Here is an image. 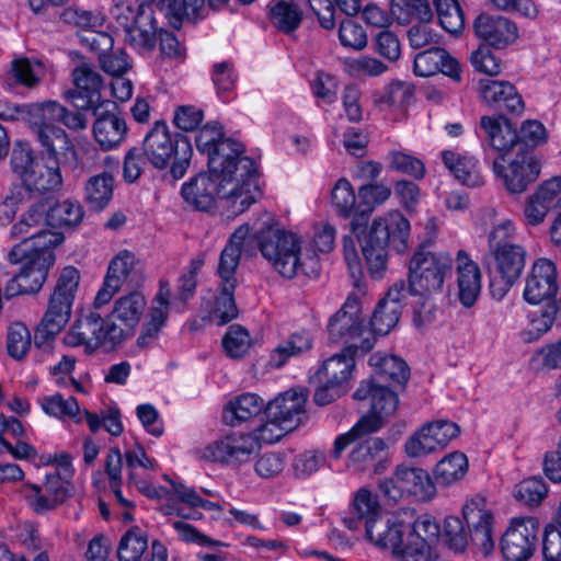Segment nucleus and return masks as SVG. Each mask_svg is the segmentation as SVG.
Wrapping results in <instances>:
<instances>
[{"label": "nucleus", "instance_id": "1", "mask_svg": "<svg viewBox=\"0 0 561 561\" xmlns=\"http://www.w3.org/2000/svg\"><path fill=\"white\" fill-rule=\"evenodd\" d=\"M59 191H37V286L39 290L46 280L48 270L55 264L54 250L64 240L62 229L78 227L84 217V210L78 201L57 197Z\"/></svg>", "mask_w": 561, "mask_h": 561}, {"label": "nucleus", "instance_id": "2", "mask_svg": "<svg viewBox=\"0 0 561 561\" xmlns=\"http://www.w3.org/2000/svg\"><path fill=\"white\" fill-rule=\"evenodd\" d=\"M243 152L241 142L227 138L207 154L209 172L224 182L225 193L240 192V210H247L260 194L256 163Z\"/></svg>", "mask_w": 561, "mask_h": 561}, {"label": "nucleus", "instance_id": "3", "mask_svg": "<svg viewBox=\"0 0 561 561\" xmlns=\"http://www.w3.org/2000/svg\"><path fill=\"white\" fill-rule=\"evenodd\" d=\"M517 234L515 222L503 219L494 224L488 234L489 256L492 264L491 294L502 299L519 279L526 265L527 251L514 243Z\"/></svg>", "mask_w": 561, "mask_h": 561}, {"label": "nucleus", "instance_id": "4", "mask_svg": "<svg viewBox=\"0 0 561 561\" xmlns=\"http://www.w3.org/2000/svg\"><path fill=\"white\" fill-rule=\"evenodd\" d=\"M410 222L398 210L376 217L366 233L360 238L362 253L370 276L383 277L387 271L389 249L398 253L408 249Z\"/></svg>", "mask_w": 561, "mask_h": 561}, {"label": "nucleus", "instance_id": "5", "mask_svg": "<svg viewBox=\"0 0 561 561\" xmlns=\"http://www.w3.org/2000/svg\"><path fill=\"white\" fill-rule=\"evenodd\" d=\"M453 257L448 253H436L420 249L409 263V286L407 294L424 298L415 310L413 321L422 327L430 323L433 316V304L427 299L443 291L446 278L450 275Z\"/></svg>", "mask_w": 561, "mask_h": 561}, {"label": "nucleus", "instance_id": "6", "mask_svg": "<svg viewBox=\"0 0 561 561\" xmlns=\"http://www.w3.org/2000/svg\"><path fill=\"white\" fill-rule=\"evenodd\" d=\"M463 520L457 516H448L444 523V537L448 547L455 551H463L471 540L478 552L489 557L495 549L492 536L493 516L486 507L485 500L476 496L462 508Z\"/></svg>", "mask_w": 561, "mask_h": 561}, {"label": "nucleus", "instance_id": "7", "mask_svg": "<svg viewBox=\"0 0 561 561\" xmlns=\"http://www.w3.org/2000/svg\"><path fill=\"white\" fill-rule=\"evenodd\" d=\"M259 249L272 267L286 278H294L299 273L317 277L320 271L318 256L306 254L302 257L300 238L278 228L261 230L256 237Z\"/></svg>", "mask_w": 561, "mask_h": 561}, {"label": "nucleus", "instance_id": "8", "mask_svg": "<svg viewBox=\"0 0 561 561\" xmlns=\"http://www.w3.org/2000/svg\"><path fill=\"white\" fill-rule=\"evenodd\" d=\"M142 151L149 163L160 170L165 169L173 159L170 172L175 180L185 175L193 156L190 140L183 135H173L162 121L156 122L146 134Z\"/></svg>", "mask_w": 561, "mask_h": 561}, {"label": "nucleus", "instance_id": "9", "mask_svg": "<svg viewBox=\"0 0 561 561\" xmlns=\"http://www.w3.org/2000/svg\"><path fill=\"white\" fill-rule=\"evenodd\" d=\"M75 148L61 127L37 130V191H60L61 165Z\"/></svg>", "mask_w": 561, "mask_h": 561}, {"label": "nucleus", "instance_id": "10", "mask_svg": "<svg viewBox=\"0 0 561 561\" xmlns=\"http://www.w3.org/2000/svg\"><path fill=\"white\" fill-rule=\"evenodd\" d=\"M122 330L117 323L104 319L94 309L81 310L66 333L64 341L68 346H83L85 353H93L100 347L112 350L122 344Z\"/></svg>", "mask_w": 561, "mask_h": 561}, {"label": "nucleus", "instance_id": "11", "mask_svg": "<svg viewBox=\"0 0 561 561\" xmlns=\"http://www.w3.org/2000/svg\"><path fill=\"white\" fill-rule=\"evenodd\" d=\"M51 467L44 473L43 485H37V513L51 511L68 496L75 476L72 457L66 451L42 455L37 467Z\"/></svg>", "mask_w": 561, "mask_h": 561}, {"label": "nucleus", "instance_id": "12", "mask_svg": "<svg viewBox=\"0 0 561 561\" xmlns=\"http://www.w3.org/2000/svg\"><path fill=\"white\" fill-rule=\"evenodd\" d=\"M181 194L184 201L198 210H209L216 203V198L220 197L228 204V208L233 214H241L244 210H240L241 197L240 192H233V194H226L224 190V182L218 178L209 174L199 173L188 182L184 183L181 188Z\"/></svg>", "mask_w": 561, "mask_h": 561}, {"label": "nucleus", "instance_id": "13", "mask_svg": "<svg viewBox=\"0 0 561 561\" xmlns=\"http://www.w3.org/2000/svg\"><path fill=\"white\" fill-rule=\"evenodd\" d=\"M540 533L536 517H515L501 537L500 549L505 561H528L535 553Z\"/></svg>", "mask_w": 561, "mask_h": 561}, {"label": "nucleus", "instance_id": "14", "mask_svg": "<svg viewBox=\"0 0 561 561\" xmlns=\"http://www.w3.org/2000/svg\"><path fill=\"white\" fill-rule=\"evenodd\" d=\"M379 488L383 496L393 503L399 502L404 495H411L417 501H428L436 492L425 470L404 466H399L393 476L383 480Z\"/></svg>", "mask_w": 561, "mask_h": 561}, {"label": "nucleus", "instance_id": "15", "mask_svg": "<svg viewBox=\"0 0 561 561\" xmlns=\"http://www.w3.org/2000/svg\"><path fill=\"white\" fill-rule=\"evenodd\" d=\"M439 536L440 527L432 517L422 516L414 522L409 519L402 561H438Z\"/></svg>", "mask_w": 561, "mask_h": 561}, {"label": "nucleus", "instance_id": "16", "mask_svg": "<svg viewBox=\"0 0 561 561\" xmlns=\"http://www.w3.org/2000/svg\"><path fill=\"white\" fill-rule=\"evenodd\" d=\"M8 260L19 268L4 286L3 295L7 299L34 291L35 278V240L34 236L22 239L8 253Z\"/></svg>", "mask_w": 561, "mask_h": 561}, {"label": "nucleus", "instance_id": "17", "mask_svg": "<svg viewBox=\"0 0 561 561\" xmlns=\"http://www.w3.org/2000/svg\"><path fill=\"white\" fill-rule=\"evenodd\" d=\"M329 337L332 342H345L351 344L360 339L370 337L371 333L366 330L360 314V301L355 293H351L340 310H337L328 323Z\"/></svg>", "mask_w": 561, "mask_h": 561}, {"label": "nucleus", "instance_id": "18", "mask_svg": "<svg viewBox=\"0 0 561 561\" xmlns=\"http://www.w3.org/2000/svg\"><path fill=\"white\" fill-rule=\"evenodd\" d=\"M409 533L408 513H396L381 516L369 523L365 530L366 538L374 546L389 550L402 560V551L405 549V537Z\"/></svg>", "mask_w": 561, "mask_h": 561}, {"label": "nucleus", "instance_id": "19", "mask_svg": "<svg viewBox=\"0 0 561 561\" xmlns=\"http://www.w3.org/2000/svg\"><path fill=\"white\" fill-rule=\"evenodd\" d=\"M492 171L511 194H520L538 179L541 161L535 156H523L504 165V159L497 157L492 162Z\"/></svg>", "mask_w": 561, "mask_h": 561}, {"label": "nucleus", "instance_id": "20", "mask_svg": "<svg viewBox=\"0 0 561 561\" xmlns=\"http://www.w3.org/2000/svg\"><path fill=\"white\" fill-rule=\"evenodd\" d=\"M259 449L256 438L251 433L233 432L209 444L205 458L225 463L245 462Z\"/></svg>", "mask_w": 561, "mask_h": 561}, {"label": "nucleus", "instance_id": "21", "mask_svg": "<svg viewBox=\"0 0 561 561\" xmlns=\"http://www.w3.org/2000/svg\"><path fill=\"white\" fill-rule=\"evenodd\" d=\"M307 400L308 391L305 388L288 389L268 402L265 415L294 431L307 420Z\"/></svg>", "mask_w": 561, "mask_h": 561}, {"label": "nucleus", "instance_id": "22", "mask_svg": "<svg viewBox=\"0 0 561 561\" xmlns=\"http://www.w3.org/2000/svg\"><path fill=\"white\" fill-rule=\"evenodd\" d=\"M558 291L556 264L545 257L534 262L524 288V299L533 305L540 304L556 296Z\"/></svg>", "mask_w": 561, "mask_h": 561}, {"label": "nucleus", "instance_id": "23", "mask_svg": "<svg viewBox=\"0 0 561 561\" xmlns=\"http://www.w3.org/2000/svg\"><path fill=\"white\" fill-rule=\"evenodd\" d=\"M407 297V286L403 280L394 283L375 308L370 318L371 336L388 334L399 322L402 311V300Z\"/></svg>", "mask_w": 561, "mask_h": 561}, {"label": "nucleus", "instance_id": "24", "mask_svg": "<svg viewBox=\"0 0 561 561\" xmlns=\"http://www.w3.org/2000/svg\"><path fill=\"white\" fill-rule=\"evenodd\" d=\"M115 108L116 106L100 105L90 110L95 116L92 126L94 139L104 151L118 147L127 135V124Z\"/></svg>", "mask_w": 561, "mask_h": 561}, {"label": "nucleus", "instance_id": "25", "mask_svg": "<svg viewBox=\"0 0 561 561\" xmlns=\"http://www.w3.org/2000/svg\"><path fill=\"white\" fill-rule=\"evenodd\" d=\"M77 91L71 94L72 103L80 110L89 111L100 105L115 107V103L101 96L102 78L98 71L87 64L73 70Z\"/></svg>", "mask_w": 561, "mask_h": 561}, {"label": "nucleus", "instance_id": "26", "mask_svg": "<svg viewBox=\"0 0 561 561\" xmlns=\"http://www.w3.org/2000/svg\"><path fill=\"white\" fill-rule=\"evenodd\" d=\"M374 347V340L365 337L359 343H353L343 348L339 354H335L324 360L319 376L321 380H327L331 385H337L345 388V385L352 376V371L355 367L354 355L357 350L363 352H369Z\"/></svg>", "mask_w": 561, "mask_h": 561}, {"label": "nucleus", "instance_id": "27", "mask_svg": "<svg viewBox=\"0 0 561 561\" xmlns=\"http://www.w3.org/2000/svg\"><path fill=\"white\" fill-rule=\"evenodd\" d=\"M479 91L482 100L491 107L520 115L525 104L515 85L508 81L481 80Z\"/></svg>", "mask_w": 561, "mask_h": 561}, {"label": "nucleus", "instance_id": "28", "mask_svg": "<svg viewBox=\"0 0 561 561\" xmlns=\"http://www.w3.org/2000/svg\"><path fill=\"white\" fill-rule=\"evenodd\" d=\"M473 30L479 38L497 48L514 43L518 36L516 24L505 16L480 14L473 23Z\"/></svg>", "mask_w": 561, "mask_h": 561}, {"label": "nucleus", "instance_id": "29", "mask_svg": "<svg viewBox=\"0 0 561 561\" xmlns=\"http://www.w3.org/2000/svg\"><path fill=\"white\" fill-rule=\"evenodd\" d=\"M413 71L416 76L424 78L442 72L454 80H460L458 61L445 49L438 47L417 53L414 57Z\"/></svg>", "mask_w": 561, "mask_h": 561}, {"label": "nucleus", "instance_id": "30", "mask_svg": "<svg viewBox=\"0 0 561 561\" xmlns=\"http://www.w3.org/2000/svg\"><path fill=\"white\" fill-rule=\"evenodd\" d=\"M171 288L168 279H160L159 290L156 294L148 312V320L142 327L141 334L138 336L137 344L141 347L147 346L153 341L160 330L164 327L169 307Z\"/></svg>", "mask_w": 561, "mask_h": 561}, {"label": "nucleus", "instance_id": "31", "mask_svg": "<svg viewBox=\"0 0 561 561\" xmlns=\"http://www.w3.org/2000/svg\"><path fill=\"white\" fill-rule=\"evenodd\" d=\"M159 30L152 9L140 8L138 20L125 33V42L139 54H149L156 47Z\"/></svg>", "mask_w": 561, "mask_h": 561}, {"label": "nucleus", "instance_id": "32", "mask_svg": "<svg viewBox=\"0 0 561 561\" xmlns=\"http://www.w3.org/2000/svg\"><path fill=\"white\" fill-rule=\"evenodd\" d=\"M146 308L145 297L137 291L118 298L114 302L110 321H119L118 329L122 330V343L131 336L136 325Z\"/></svg>", "mask_w": 561, "mask_h": 561}, {"label": "nucleus", "instance_id": "33", "mask_svg": "<svg viewBox=\"0 0 561 561\" xmlns=\"http://www.w3.org/2000/svg\"><path fill=\"white\" fill-rule=\"evenodd\" d=\"M457 284L460 302L467 308L473 306L481 291V272L463 250L457 254Z\"/></svg>", "mask_w": 561, "mask_h": 561}, {"label": "nucleus", "instance_id": "34", "mask_svg": "<svg viewBox=\"0 0 561 561\" xmlns=\"http://www.w3.org/2000/svg\"><path fill=\"white\" fill-rule=\"evenodd\" d=\"M354 399L362 401L370 399L371 411L383 417L391 416L399 404L397 393L389 388V385L364 380L354 392Z\"/></svg>", "mask_w": 561, "mask_h": 561}, {"label": "nucleus", "instance_id": "35", "mask_svg": "<svg viewBox=\"0 0 561 561\" xmlns=\"http://www.w3.org/2000/svg\"><path fill=\"white\" fill-rule=\"evenodd\" d=\"M442 159L446 168L462 184L479 187L484 184L480 163L477 158L454 150H444Z\"/></svg>", "mask_w": 561, "mask_h": 561}, {"label": "nucleus", "instance_id": "36", "mask_svg": "<svg viewBox=\"0 0 561 561\" xmlns=\"http://www.w3.org/2000/svg\"><path fill=\"white\" fill-rule=\"evenodd\" d=\"M164 480L171 484L170 501L162 507L165 515L176 514L187 519H199L201 514L195 510L199 508L202 497L197 492L180 482L171 480L164 476Z\"/></svg>", "mask_w": 561, "mask_h": 561}, {"label": "nucleus", "instance_id": "37", "mask_svg": "<svg viewBox=\"0 0 561 561\" xmlns=\"http://www.w3.org/2000/svg\"><path fill=\"white\" fill-rule=\"evenodd\" d=\"M480 125L486 134L490 147L499 152V157H502L503 159L504 156L514 148L519 139L516 128L513 127L511 122L504 116H500L497 118L483 116Z\"/></svg>", "mask_w": 561, "mask_h": 561}, {"label": "nucleus", "instance_id": "38", "mask_svg": "<svg viewBox=\"0 0 561 561\" xmlns=\"http://www.w3.org/2000/svg\"><path fill=\"white\" fill-rule=\"evenodd\" d=\"M369 365L375 369L374 376L369 379L371 381L383 385L388 382L403 385L409 378V367L398 356L375 353L369 357Z\"/></svg>", "mask_w": 561, "mask_h": 561}, {"label": "nucleus", "instance_id": "39", "mask_svg": "<svg viewBox=\"0 0 561 561\" xmlns=\"http://www.w3.org/2000/svg\"><path fill=\"white\" fill-rule=\"evenodd\" d=\"M35 179L15 178L9 195L2 202L3 215L8 220H13L21 207H26L28 217L32 219L35 213Z\"/></svg>", "mask_w": 561, "mask_h": 561}, {"label": "nucleus", "instance_id": "40", "mask_svg": "<svg viewBox=\"0 0 561 561\" xmlns=\"http://www.w3.org/2000/svg\"><path fill=\"white\" fill-rule=\"evenodd\" d=\"M71 316V308L48 300V307L37 325V347L46 344L50 347L57 334L65 328Z\"/></svg>", "mask_w": 561, "mask_h": 561}, {"label": "nucleus", "instance_id": "41", "mask_svg": "<svg viewBox=\"0 0 561 561\" xmlns=\"http://www.w3.org/2000/svg\"><path fill=\"white\" fill-rule=\"evenodd\" d=\"M264 407V400L257 394L243 393L229 402L224 410L222 419L226 424L237 426L260 414Z\"/></svg>", "mask_w": 561, "mask_h": 561}, {"label": "nucleus", "instance_id": "42", "mask_svg": "<svg viewBox=\"0 0 561 561\" xmlns=\"http://www.w3.org/2000/svg\"><path fill=\"white\" fill-rule=\"evenodd\" d=\"M386 443L379 437H369L353 447L348 455L347 468L354 472H364L376 466L380 453L386 449Z\"/></svg>", "mask_w": 561, "mask_h": 561}, {"label": "nucleus", "instance_id": "43", "mask_svg": "<svg viewBox=\"0 0 561 561\" xmlns=\"http://www.w3.org/2000/svg\"><path fill=\"white\" fill-rule=\"evenodd\" d=\"M268 18L277 31L290 34L300 26L302 12L297 4L279 0L268 5Z\"/></svg>", "mask_w": 561, "mask_h": 561}, {"label": "nucleus", "instance_id": "44", "mask_svg": "<svg viewBox=\"0 0 561 561\" xmlns=\"http://www.w3.org/2000/svg\"><path fill=\"white\" fill-rule=\"evenodd\" d=\"M114 179L110 173L91 176L84 185V201L92 210L105 208L113 196Z\"/></svg>", "mask_w": 561, "mask_h": 561}, {"label": "nucleus", "instance_id": "45", "mask_svg": "<svg viewBox=\"0 0 561 561\" xmlns=\"http://www.w3.org/2000/svg\"><path fill=\"white\" fill-rule=\"evenodd\" d=\"M311 346L312 340L307 332L294 333L271 352L270 364L280 368L290 357L308 352Z\"/></svg>", "mask_w": 561, "mask_h": 561}, {"label": "nucleus", "instance_id": "46", "mask_svg": "<svg viewBox=\"0 0 561 561\" xmlns=\"http://www.w3.org/2000/svg\"><path fill=\"white\" fill-rule=\"evenodd\" d=\"M467 470V456L460 451H453L437 462L434 474L438 483L449 485L461 480Z\"/></svg>", "mask_w": 561, "mask_h": 561}, {"label": "nucleus", "instance_id": "47", "mask_svg": "<svg viewBox=\"0 0 561 561\" xmlns=\"http://www.w3.org/2000/svg\"><path fill=\"white\" fill-rule=\"evenodd\" d=\"M391 13L400 24L413 20L428 22L433 18L428 0H397L391 4Z\"/></svg>", "mask_w": 561, "mask_h": 561}, {"label": "nucleus", "instance_id": "48", "mask_svg": "<svg viewBox=\"0 0 561 561\" xmlns=\"http://www.w3.org/2000/svg\"><path fill=\"white\" fill-rule=\"evenodd\" d=\"M80 272L73 266H66L61 270L54 291L49 297V300L60 302L64 306L70 307L76 298V294L80 284Z\"/></svg>", "mask_w": 561, "mask_h": 561}, {"label": "nucleus", "instance_id": "49", "mask_svg": "<svg viewBox=\"0 0 561 561\" xmlns=\"http://www.w3.org/2000/svg\"><path fill=\"white\" fill-rule=\"evenodd\" d=\"M353 512L359 522L364 523L365 530L369 523L382 516L377 494L366 488L359 489L353 497Z\"/></svg>", "mask_w": 561, "mask_h": 561}, {"label": "nucleus", "instance_id": "50", "mask_svg": "<svg viewBox=\"0 0 561 561\" xmlns=\"http://www.w3.org/2000/svg\"><path fill=\"white\" fill-rule=\"evenodd\" d=\"M413 99V85L404 81L390 82L378 99L377 104L380 110L403 111Z\"/></svg>", "mask_w": 561, "mask_h": 561}, {"label": "nucleus", "instance_id": "51", "mask_svg": "<svg viewBox=\"0 0 561 561\" xmlns=\"http://www.w3.org/2000/svg\"><path fill=\"white\" fill-rule=\"evenodd\" d=\"M557 311L556 304H548L539 313L531 314L527 328L519 334L522 341L533 343L539 340L542 334L551 329L557 318Z\"/></svg>", "mask_w": 561, "mask_h": 561}, {"label": "nucleus", "instance_id": "52", "mask_svg": "<svg viewBox=\"0 0 561 561\" xmlns=\"http://www.w3.org/2000/svg\"><path fill=\"white\" fill-rule=\"evenodd\" d=\"M442 27L450 34H459L465 28V15L458 0H434Z\"/></svg>", "mask_w": 561, "mask_h": 561}, {"label": "nucleus", "instance_id": "53", "mask_svg": "<svg viewBox=\"0 0 561 561\" xmlns=\"http://www.w3.org/2000/svg\"><path fill=\"white\" fill-rule=\"evenodd\" d=\"M11 168L15 178L35 179V158L31 142L15 141L11 153Z\"/></svg>", "mask_w": 561, "mask_h": 561}, {"label": "nucleus", "instance_id": "54", "mask_svg": "<svg viewBox=\"0 0 561 561\" xmlns=\"http://www.w3.org/2000/svg\"><path fill=\"white\" fill-rule=\"evenodd\" d=\"M548 494V486L540 477H530L516 484L515 499L528 507H537Z\"/></svg>", "mask_w": 561, "mask_h": 561}, {"label": "nucleus", "instance_id": "55", "mask_svg": "<svg viewBox=\"0 0 561 561\" xmlns=\"http://www.w3.org/2000/svg\"><path fill=\"white\" fill-rule=\"evenodd\" d=\"M41 407L43 411L50 416H55L57 419L68 417L78 422L80 421V417H78L80 408L73 397L65 399L61 394L55 393L45 397L42 400Z\"/></svg>", "mask_w": 561, "mask_h": 561}, {"label": "nucleus", "instance_id": "56", "mask_svg": "<svg viewBox=\"0 0 561 561\" xmlns=\"http://www.w3.org/2000/svg\"><path fill=\"white\" fill-rule=\"evenodd\" d=\"M236 284H221L220 294L216 297L211 313L213 320L218 325H224L238 316V309L233 299Z\"/></svg>", "mask_w": 561, "mask_h": 561}, {"label": "nucleus", "instance_id": "57", "mask_svg": "<svg viewBox=\"0 0 561 561\" xmlns=\"http://www.w3.org/2000/svg\"><path fill=\"white\" fill-rule=\"evenodd\" d=\"M136 274V259L129 251H121L111 262L107 268L106 277L117 280L118 286L125 282H133Z\"/></svg>", "mask_w": 561, "mask_h": 561}, {"label": "nucleus", "instance_id": "58", "mask_svg": "<svg viewBox=\"0 0 561 561\" xmlns=\"http://www.w3.org/2000/svg\"><path fill=\"white\" fill-rule=\"evenodd\" d=\"M222 346L229 357L241 358L251 346L250 334L241 325H231L222 337Z\"/></svg>", "mask_w": 561, "mask_h": 561}, {"label": "nucleus", "instance_id": "59", "mask_svg": "<svg viewBox=\"0 0 561 561\" xmlns=\"http://www.w3.org/2000/svg\"><path fill=\"white\" fill-rule=\"evenodd\" d=\"M147 538L139 531L129 530L121 539L117 556L119 561H139L147 550Z\"/></svg>", "mask_w": 561, "mask_h": 561}, {"label": "nucleus", "instance_id": "60", "mask_svg": "<svg viewBox=\"0 0 561 561\" xmlns=\"http://www.w3.org/2000/svg\"><path fill=\"white\" fill-rule=\"evenodd\" d=\"M60 18L65 23L73 24L84 31L101 27L104 23V16L99 12L87 11L70 7L62 11Z\"/></svg>", "mask_w": 561, "mask_h": 561}, {"label": "nucleus", "instance_id": "61", "mask_svg": "<svg viewBox=\"0 0 561 561\" xmlns=\"http://www.w3.org/2000/svg\"><path fill=\"white\" fill-rule=\"evenodd\" d=\"M7 347L9 355L15 359H22L27 354L31 333L24 324L16 322L9 328Z\"/></svg>", "mask_w": 561, "mask_h": 561}, {"label": "nucleus", "instance_id": "62", "mask_svg": "<svg viewBox=\"0 0 561 561\" xmlns=\"http://www.w3.org/2000/svg\"><path fill=\"white\" fill-rule=\"evenodd\" d=\"M331 201L337 213L347 217L355 207L356 196L351 183L346 179H340L331 192Z\"/></svg>", "mask_w": 561, "mask_h": 561}, {"label": "nucleus", "instance_id": "63", "mask_svg": "<svg viewBox=\"0 0 561 561\" xmlns=\"http://www.w3.org/2000/svg\"><path fill=\"white\" fill-rule=\"evenodd\" d=\"M339 39L344 47L356 50L363 49L367 45V35L365 30L360 24L351 19H346L341 22Z\"/></svg>", "mask_w": 561, "mask_h": 561}, {"label": "nucleus", "instance_id": "64", "mask_svg": "<svg viewBox=\"0 0 561 561\" xmlns=\"http://www.w3.org/2000/svg\"><path fill=\"white\" fill-rule=\"evenodd\" d=\"M536 369L550 370L561 367V340L538 350L531 357Z\"/></svg>", "mask_w": 561, "mask_h": 561}]
</instances>
